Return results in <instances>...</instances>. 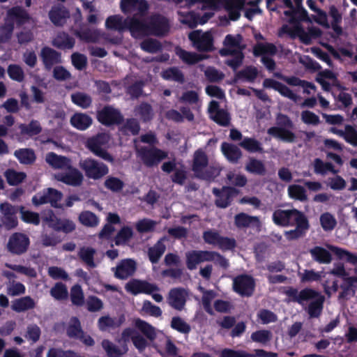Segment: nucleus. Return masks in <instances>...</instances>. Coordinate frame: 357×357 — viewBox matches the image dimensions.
Masks as SVG:
<instances>
[{
	"mask_svg": "<svg viewBox=\"0 0 357 357\" xmlns=\"http://www.w3.org/2000/svg\"><path fill=\"white\" fill-rule=\"evenodd\" d=\"M187 296L188 291L184 288H173L169 292L168 303L173 308L181 310L185 305Z\"/></svg>",
	"mask_w": 357,
	"mask_h": 357,
	"instance_id": "nucleus-23",
	"label": "nucleus"
},
{
	"mask_svg": "<svg viewBox=\"0 0 357 357\" xmlns=\"http://www.w3.org/2000/svg\"><path fill=\"white\" fill-rule=\"evenodd\" d=\"M140 47L144 52L153 54L162 50V45L156 39L146 38L140 43Z\"/></svg>",
	"mask_w": 357,
	"mask_h": 357,
	"instance_id": "nucleus-64",
	"label": "nucleus"
},
{
	"mask_svg": "<svg viewBox=\"0 0 357 357\" xmlns=\"http://www.w3.org/2000/svg\"><path fill=\"white\" fill-rule=\"evenodd\" d=\"M136 111L143 122H149L153 119V109L151 105L148 102H142L137 107Z\"/></svg>",
	"mask_w": 357,
	"mask_h": 357,
	"instance_id": "nucleus-63",
	"label": "nucleus"
},
{
	"mask_svg": "<svg viewBox=\"0 0 357 357\" xmlns=\"http://www.w3.org/2000/svg\"><path fill=\"white\" fill-rule=\"evenodd\" d=\"M258 75V70L256 67L250 66L238 71L234 77V82L238 79H245L250 82H253Z\"/></svg>",
	"mask_w": 357,
	"mask_h": 357,
	"instance_id": "nucleus-52",
	"label": "nucleus"
},
{
	"mask_svg": "<svg viewBox=\"0 0 357 357\" xmlns=\"http://www.w3.org/2000/svg\"><path fill=\"white\" fill-rule=\"evenodd\" d=\"M22 135H26L30 137L37 135L42 131L40 123L36 120H31L29 124L21 123L19 125Z\"/></svg>",
	"mask_w": 357,
	"mask_h": 357,
	"instance_id": "nucleus-54",
	"label": "nucleus"
},
{
	"mask_svg": "<svg viewBox=\"0 0 357 357\" xmlns=\"http://www.w3.org/2000/svg\"><path fill=\"white\" fill-rule=\"evenodd\" d=\"M233 290L243 297L251 296L255 288L254 278L247 274H241L234 278Z\"/></svg>",
	"mask_w": 357,
	"mask_h": 357,
	"instance_id": "nucleus-10",
	"label": "nucleus"
},
{
	"mask_svg": "<svg viewBox=\"0 0 357 357\" xmlns=\"http://www.w3.org/2000/svg\"><path fill=\"white\" fill-rule=\"evenodd\" d=\"M356 279V276L344 278L343 283L340 285L342 291L339 294V299H348L349 296H354L355 295V283H357Z\"/></svg>",
	"mask_w": 357,
	"mask_h": 357,
	"instance_id": "nucleus-33",
	"label": "nucleus"
},
{
	"mask_svg": "<svg viewBox=\"0 0 357 357\" xmlns=\"http://www.w3.org/2000/svg\"><path fill=\"white\" fill-rule=\"evenodd\" d=\"M312 300L307 307V313L310 318H318L322 313L324 296L319 292V295Z\"/></svg>",
	"mask_w": 357,
	"mask_h": 357,
	"instance_id": "nucleus-41",
	"label": "nucleus"
},
{
	"mask_svg": "<svg viewBox=\"0 0 357 357\" xmlns=\"http://www.w3.org/2000/svg\"><path fill=\"white\" fill-rule=\"evenodd\" d=\"M45 160L54 169H66L70 164V160L68 158L59 155L54 152L48 153Z\"/></svg>",
	"mask_w": 357,
	"mask_h": 357,
	"instance_id": "nucleus-38",
	"label": "nucleus"
},
{
	"mask_svg": "<svg viewBox=\"0 0 357 357\" xmlns=\"http://www.w3.org/2000/svg\"><path fill=\"white\" fill-rule=\"evenodd\" d=\"M263 87L266 89H273L280 93V94L289 99L296 101L298 96L285 84L276 81L273 79L266 78L263 81Z\"/></svg>",
	"mask_w": 357,
	"mask_h": 357,
	"instance_id": "nucleus-24",
	"label": "nucleus"
},
{
	"mask_svg": "<svg viewBox=\"0 0 357 357\" xmlns=\"http://www.w3.org/2000/svg\"><path fill=\"white\" fill-rule=\"evenodd\" d=\"M48 15L54 26H62L70 17V12L63 5L59 4L52 7Z\"/></svg>",
	"mask_w": 357,
	"mask_h": 357,
	"instance_id": "nucleus-22",
	"label": "nucleus"
},
{
	"mask_svg": "<svg viewBox=\"0 0 357 357\" xmlns=\"http://www.w3.org/2000/svg\"><path fill=\"white\" fill-rule=\"evenodd\" d=\"M288 194L291 198L301 202H305L307 199L305 188L300 185H289L288 187Z\"/></svg>",
	"mask_w": 357,
	"mask_h": 357,
	"instance_id": "nucleus-60",
	"label": "nucleus"
},
{
	"mask_svg": "<svg viewBox=\"0 0 357 357\" xmlns=\"http://www.w3.org/2000/svg\"><path fill=\"white\" fill-rule=\"evenodd\" d=\"M259 222L256 216H251L245 213L236 214L234 217V223L238 228L248 227L254 222Z\"/></svg>",
	"mask_w": 357,
	"mask_h": 357,
	"instance_id": "nucleus-57",
	"label": "nucleus"
},
{
	"mask_svg": "<svg viewBox=\"0 0 357 357\" xmlns=\"http://www.w3.org/2000/svg\"><path fill=\"white\" fill-rule=\"evenodd\" d=\"M75 39L64 31L58 33L52 41L53 46L61 50L72 49L75 46Z\"/></svg>",
	"mask_w": 357,
	"mask_h": 357,
	"instance_id": "nucleus-36",
	"label": "nucleus"
},
{
	"mask_svg": "<svg viewBox=\"0 0 357 357\" xmlns=\"http://www.w3.org/2000/svg\"><path fill=\"white\" fill-rule=\"evenodd\" d=\"M70 300L74 305L80 307L84 303V296L81 286L78 284L70 289Z\"/></svg>",
	"mask_w": 357,
	"mask_h": 357,
	"instance_id": "nucleus-61",
	"label": "nucleus"
},
{
	"mask_svg": "<svg viewBox=\"0 0 357 357\" xmlns=\"http://www.w3.org/2000/svg\"><path fill=\"white\" fill-rule=\"evenodd\" d=\"M78 220L82 225L88 227H96L99 223L98 217L90 211L81 212L79 215Z\"/></svg>",
	"mask_w": 357,
	"mask_h": 357,
	"instance_id": "nucleus-53",
	"label": "nucleus"
},
{
	"mask_svg": "<svg viewBox=\"0 0 357 357\" xmlns=\"http://www.w3.org/2000/svg\"><path fill=\"white\" fill-rule=\"evenodd\" d=\"M29 245L30 240L27 235L15 232L9 237L7 249L13 255H21L27 251Z\"/></svg>",
	"mask_w": 357,
	"mask_h": 357,
	"instance_id": "nucleus-11",
	"label": "nucleus"
},
{
	"mask_svg": "<svg viewBox=\"0 0 357 357\" xmlns=\"http://www.w3.org/2000/svg\"><path fill=\"white\" fill-rule=\"evenodd\" d=\"M71 100L75 105L83 109L89 108L92 104L91 97L89 94L83 92L73 93L71 95Z\"/></svg>",
	"mask_w": 357,
	"mask_h": 357,
	"instance_id": "nucleus-56",
	"label": "nucleus"
},
{
	"mask_svg": "<svg viewBox=\"0 0 357 357\" xmlns=\"http://www.w3.org/2000/svg\"><path fill=\"white\" fill-rule=\"evenodd\" d=\"M102 347L108 357H121L123 354H126L128 350L126 344H124L122 349H120L109 340H103Z\"/></svg>",
	"mask_w": 357,
	"mask_h": 357,
	"instance_id": "nucleus-43",
	"label": "nucleus"
},
{
	"mask_svg": "<svg viewBox=\"0 0 357 357\" xmlns=\"http://www.w3.org/2000/svg\"><path fill=\"white\" fill-rule=\"evenodd\" d=\"M74 34L81 40L86 43H96L100 38V33L97 29H92L86 25L75 30Z\"/></svg>",
	"mask_w": 357,
	"mask_h": 357,
	"instance_id": "nucleus-32",
	"label": "nucleus"
},
{
	"mask_svg": "<svg viewBox=\"0 0 357 357\" xmlns=\"http://www.w3.org/2000/svg\"><path fill=\"white\" fill-rule=\"evenodd\" d=\"M137 156L144 165L148 168L158 166V165L168 157V153L155 146H141L137 151Z\"/></svg>",
	"mask_w": 357,
	"mask_h": 357,
	"instance_id": "nucleus-4",
	"label": "nucleus"
},
{
	"mask_svg": "<svg viewBox=\"0 0 357 357\" xmlns=\"http://www.w3.org/2000/svg\"><path fill=\"white\" fill-rule=\"evenodd\" d=\"M245 2V0H224V7L231 20L236 21L239 19Z\"/></svg>",
	"mask_w": 357,
	"mask_h": 357,
	"instance_id": "nucleus-28",
	"label": "nucleus"
},
{
	"mask_svg": "<svg viewBox=\"0 0 357 357\" xmlns=\"http://www.w3.org/2000/svg\"><path fill=\"white\" fill-rule=\"evenodd\" d=\"M121 8L123 13L137 10L143 16L149 9V4L146 0H121Z\"/></svg>",
	"mask_w": 357,
	"mask_h": 357,
	"instance_id": "nucleus-27",
	"label": "nucleus"
},
{
	"mask_svg": "<svg viewBox=\"0 0 357 357\" xmlns=\"http://www.w3.org/2000/svg\"><path fill=\"white\" fill-rule=\"evenodd\" d=\"M133 236V231L131 227L128 226L123 227L116 234L114 238L116 245H126L128 243Z\"/></svg>",
	"mask_w": 357,
	"mask_h": 357,
	"instance_id": "nucleus-49",
	"label": "nucleus"
},
{
	"mask_svg": "<svg viewBox=\"0 0 357 357\" xmlns=\"http://www.w3.org/2000/svg\"><path fill=\"white\" fill-rule=\"evenodd\" d=\"M314 169L316 174L324 175L327 172H331L333 174H337V170L335 169L333 165L331 162H324L320 158H316L314 160Z\"/></svg>",
	"mask_w": 357,
	"mask_h": 357,
	"instance_id": "nucleus-59",
	"label": "nucleus"
},
{
	"mask_svg": "<svg viewBox=\"0 0 357 357\" xmlns=\"http://www.w3.org/2000/svg\"><path fill=\"white\" fill-rule=\"evenodd\" d=\"M296 225L294 229L285 231L284 236L289 241L298 239L305 234V231L309 229L310 225L307 217L298 221L295 224Z\"/></svg>",
	"mask_w": 357,
	"mask_h": 357,
	"instance_id": "nucleus-31",
	"label": "nucleus"
},
{
	"mask_svg": "<svg viewBox=\"0 0 357 357\" xmlns=\"http://www.w3.org/2000/svg\"><path fill=\"white\" fill-rule=\"evenodd\" d=\"M66 169H68V172L59 173L55 175L56 180L74 187L81 185L84 180L82 172L77 168L73 167L70 164Z\"/></svg>",
	"mask_w": 357,
	"mask_h": 357,
	"instance_id": "nucleus-18",
	"label": "nucleus"
},
{
	"mask_svg": "<svg viewBox=\"0 0 357 357\" xmlns=\"http://www.w3.org/2000/svg\"><path fill=\"white\" fill-rule=\"evenodd\" d=\"M252 341L266 345L272 339V333L268 330H259L251 334Z\"/></svg>",
	"mask_w": 357,
	"mask_h": 357,
	"instance_id": "nucleus-62",
	"label": "nucleus"
},
{
	"mask_svg": "<svg viewBox=\"0 0 357 357\" xmlns=\"http://www.w3.org/2000/svg\"><path fill=\"white\" fill-rule=\"evenodd\" d=\"M79 166L84 172L87 178L93 180L100 179L109 173V167L107 165L91 158L81 160Z\"/></svg>",
	"mask_w": 357,
	"mask_h": 357,
	"instance_id": "nucleus-5",
	"label": "nucleus"
},
{
	"mask_svg": "<svg viewBox=\"0 0 357 357\" xmlns=\"http://www.w3.org/2000/svg\"><path fill=\"white\" fill-rule=\"evenodd\" d=\"M14 156L17 159L20 164L30 165L35 162L36 155L32 149L22 148L15 151Z\"/></svg>",
	"mask_w": 357,
	"mask_h": 357,
	"instance_id": "nucleus-37",
	"label": "nucleus"
},
{
	"mask_svg": "<svg viewBox=\"0 0 357 357\" xmlns=\"http://www.w3.org/2000/svg\"><path fill=\"white\" fill-rule=\"evenodd\" d=\"M329 15L333 19L331 22V28L337 36H342L343 33V30L340 24L342 22V17L335 6L332 5L329 7Z\"/></svg>",
	"mask_w": 357,
	"mask_h": 357,
	"instance_id": "nucleus-48",
	"label": "nucleus"
},
{
	"mask_svg": "<svg viewBox=\"0 0 357 357\" xmlns=\"http://www.w3.org/2000/svg\"><path fill=\"white\" fill-rule=\"evenodd\" d=\"M83 332L84 331L78 317H72L66 328L67 336L72 339L78 340Z\"/></svg>",
	"mask_w": 357,
	"mask_h": 357,
	"instance_id": "nucleus-47",
	"label": "nucleus"
},
{
	"mask_svg": "<svg viewBox=\"0 0 357 357\" xmlns=\"http://www.w3.org/2000/svg\"><path fill=\"white\" fill-rule=\"evenodd\" d=\"M278 52L277 47L271 43H257L253 47L252 53L255 56H261V61L268 71H273L275 69V61L268 56H275Z\"/></svg>",
	"mask_w": 357,
	"mask_h": 357,
	"instance_id": "nucleus-6",
	"label": "nucleus"
},
{
	"mask_svg": "<svg viewBox=\"0 0 357 357\" xmlns=\"http://www.w3.org/2000/svg\"><path fill=\"white\" fill-rule=\"evenodd\" d=\"M125 289L132 295L139 294L151 295L153 291H158L159 288L155 284L134 278L126 283Z\"/></svg>",
	"mask_w": 357,
	"mask_h": 357,
	"instance_id": "nucleus-15",
	"label": "nucleus"
},
{
	"mask_svg": "<svg viewBox=\"0 0 357 357\" xmlns=\"http://www.w3.org/2000/svg\"><path fill=\"white\" fill-rule=\"evenodd\" d=\"M255 354H249L244 350H235L232 349H223L220 357H278L275 352L266 351L261 349H255Z\"/></svg>",
	"mask_w": 357,
	"mask_h": 357,
	"instance_id": "nucleus-19",
	"label": "nucleus"
},
{
	"mask_svg": "<svg viewBox=\"0 0 357 357\" xmlns=\"http://www.w3.org/2000/svg\"><path fill=\"white\" fill-rule=\"evenodd\" d=\"M40 57L47 70H51L55 64L61 62V53L47 46L41 49Z\"/></svg>",
	"mask_w": 357,
	"mask_h": 357,
	"instance_id": "nucleus-21",
	"label": "nucleus"
},
{
	"mask_svg": "<svg viewBox=\"0 0 357 357\" xmlns=\"http://www.w3.org/2000/svg\"><path fill=\"white\" fill-rule=\"evenodd\" d=\"M137 270V262L135 259L127 258L121 260L116 267L112 268L114 277L119 280H126L132 276Z\"/></svg>",
	"mask_w": 357,
	"mask_h": 357,
	"instance_id": "nucleus-16",
	"label": "nucleus"
},
{
	"mask_svg": "<svg viewBox=\"0 0 357 357\" xmlns=\"http://www.w3.org/2000/svg\"><path fill=\"white\" fill-rule=\"evenodd\" d=\"M126 30L130 32L133 38H137L149 36L148 22H146L144 20L139 19L136 15H134L132 17H126Z\"/></svg>",
	"mask_w": 357,
	"mask_h": 357,
	"instance_id": "nucleus-17",
	"label": "nucleus"
},
{
	"mask_svg": "<svg viewBox=\"0 0 357 357\" xmlns=\"http://www.w3.org/2000/svg\"><path fill=\"white\" fill-rule=\"evenodd\" d=\"M96 119L99 123L107 127L121 125L124 121L121 112L109 105L97 111Z\"/></svg>",
	"mask_w": 357,
	"mask_h": 357,
	"instance_id": "nucleus-8",
	"label": "nucleus"
},
{
	"mask_svg": "<svg viewBox=\"0 0 357 357\" xmlns=\"http://www.w3.org/2000/svg\"><path fill=\"white\" fill-rule=\"evenodd\" d=\"M240 191L231 186H223L221 189L213 188V193L216 197L215 204L217 207L220 208H225L228 207L233 198L238 195Z\"/></svg>",
	"mask_w": 357,
	"mask_h": 357,
	"instance_id": "nucleus-14",
	"label": "nucleus"
},
{
	"mask_svg": "<svg viewBox=\"0 0 357 357\" xmlns=\"http://www.w3.org/2000/svg\"><path fill=\"white\" fill-rule=\"evenodd\" d=\"M35 307L36 302L30 296L17 298L12 302L11 305V309L17 313L32 310Z\"/></svg>",
	"mask_w": 357,
	"mask_h": 357,
	"instance_id": "nucleus-34",
	"label": "nucleus"
},
{
	"mask_svg": "<svg viewBox=\"0 0 357 357\" xmlns=\"http://www.w3.org/2000/svg\"><path fill=\"white\" fill-rule=\"evenodd\" d=\"M285 293L294 301L299 304H303L304 301H310L319 295V291L310 288H305L298 292L297 289L290 287Z\"/></svg>",
	"mask_w": 357,
	"mask_h": 357,
	"instance_id": "nucleus-25",
	"label": "nucleus"
},
{
	"mask_svg": "<svg viewBox=\"0 0 357 357\" xmlns=\"http://www.w3.org/2000/svg\"><path fill=\"white\" fill-rule=\"evenodd\" d=\"M245 169L250 174L265 176L266 174V168L263 161L258 160L254 157H250L248 162L246 163Z\"/></svg>",
	"mask_w": 357,
	"mask_h": 357,
	"instance_id": "nucleus-39",
	"label": "nucleus"
},
{
	"mask_svg": "<svg viewBox=\"0 0 357 357\" xmlns=\"http://www.w3.org/2000/svg\"><path fill=\"white\" fill-rule=\"evenodd\" d=\"M9 22L15 21L17 26L28 23L31 20L29 13L21 6H13L7 11Z\"/></svg>",
	"mask_w": 357,
	"mask_h": 357,
	"instance_id": "nucleus-26",
	"label": "nucleus"
},
{
	"mask_svg": "<svg viewBox=\"0 0 357 357\" xmlns=\"http://www.w3.org/2000/svg\"><path fill=\"white\" fill-rule=\"evenodd\" d=\"M312 259L319 264H329L332 261V255L326 249L315 246L310 250Z\"/></svg>",
	"mask_w": 357,
	"mask_h": 357,
	"instance_id": "nucleus-44",
	"label": "nucleus"
},
{
	"mask_svg": "<svg viewBox=\"0 0 357 357\" xmlns=\"http://www.w3.org/2000/svg\"><path fill=\"white\" fill-rule=\"evenodd\" d=\"M134 325L148 339L153 340L155 338V328L148 322L137 318L134 320Z\"/></svg>",
	"mask_w": 357,
	"mask_h": 357,
	"instance_id": "nucleus-50",
	"label": "nucleus"
},
{
	"mask_svg": "<svg viewBox=\"0 0 357 357\" xmlns=\"http://www.w3.org/2000/svg\"><path fill=\"white\" fill-rule=\"evenodd\" d=\"M165 238H161L156 243L148 249V257L152 264H157L165 253L166 246L164 244Z\"/></svg>",
	"mask_w": 357,
	"mask_h": 357,
	"instance_id": "nucleus-40",
	"label": "nucleus"
},
{
	"mask_svg": "<svg viewBox=\"0 0 357 357\" xmlns=\"http://www.w3.org/2000/svg\"><path fill=\"white\" fill-rule=\"evenodd\" d=\"M305 214L296 209H277L273 213V222L280 227L295 225L296 222L305 218Z\"/></svg>",
	"mask_w": 357,
	"mask_h": 357,
	"instance_id": "nucleus-7",
	"label": "nucleus"
},
{
	"mask_svg": "<svg viewBox=\"0 0 357 357\" xmlns=\"http://www.w3.org/2000/svg\"><path fill=\"white\" fill-rule=\"evenodd\" d=\"M212 253L208 250H191L185 253L186 266L190 270L197 268L198 264L204 261H211Z\"/></svg>",
	"mask_w": 357,
	"mask_h": 357,
	"instance_id": "nucleus-20",
	"label": "nucleus"
},
{
	"mask_svg": "<svg viewBox=\"0 0 357 357\" xmlns=\"http://www.w3.org/2000/svg\"><path fill=\"white\" fill-rule=\"evenodd\" d=\"M239 146L249 153H264L261 143L253 137H244Z\"/></svg>",
	"mask_w": 357,
	"mask_h": 357,
	"instance_id": "nucleus-45",
	"label": "nucleus"
},
{
	"mask_svg": "<svg viewBox=\"0 0 357 357\" xmlns=\"http://www.w3.org/2000/svg\"><path fill=\"white\" fill-rule=\"evenodd\" d=\"M4 176L8 185L14 186L22 183L26 177V175L24 172H17L13 169H8L4 172Z\"/></svg>",
	"mask_w": 357,
	"mask_h": 357,
	"instance_id": "nucleus-55",
	"label": "nucleus"
},
{
	"mask_svg": "<svg viewBox=\"0 0 357 357\" xmlns=\"http://www.w3.org/2000/svg\"><path fill=\"white\" fill-rule=\"evenodd\" d=\"M208 166V158L202 149L196 150L193 154L192 171L195 177L204 181H211L215 176V169Z\"/></svg>",
	"mask_w": 357,
	"mask_h": 357,
	"instance_id": "nucleus-2",
	"label": "nucleus"
},
{
	"mask_svg": "<svg viewBox=\"0 0 357 357\" xmlns=\"http://www.w3.org/2000/svg\"><path fill=\"white\" fill-rule=\"evenodd\" d=\"M70 122L77 130H85L92 125L93 119L89 115L80 112L74 114Z\"/></svg>",
	"mask_w": 357,
	"mask_h": 357,
	"instance_id": "nucleus-35",
	"label": "nucleus"
},
{
	"mask_svg": "<svg viewBox=\"0 0 357 357\" xmlns=\"http://www.w3.org/2000/svg\"><path fill=\"white\" fill-rule=\"evenodd\" d=\"M175 53L183 62L188 65L196 64L208 57L206 55L199 54L196 52H188L181 47L175 48Z\"/></svg>",
	"mask_w": 357,
	"mask_h": 357,
	"instance_id": "nucleus-30",
	"label": "nucleus"
},
{
	"mask_svg": "<svg viewBox=\"0 0 357 357\" xmlns=\"http://www.w3.org/2000/svg\"><path fill=\"white\" fill-rule=\"evenodd\" d=\"M96 250L91 247H82L79 252V259L90 268H95L94 255Z\"/></svg>",
	"mask_w": 357,
	"mask_h": 357,
	"instance_id": "nucleus-51",
	"label": "nucleus"
},
{
	"mask_svg": "<svg viewBox=\"0 0 357 357\" xmlns=\"http://www.w3.org/2000/svg\"><path fill=\"white\" fill-rule=\"evenodd\" d=\"M188 38L199 52H208L213 50V38L208 32L202 33L199 31H194Z\"/></svg>",
	"mask_w": 357,
	"mask_h": 357,
	"instance_id": "nucleus-13",
	"label": "nucleus"
},
{
	"mask_svg": "<svg viewBox=\"0 0 357 357\" xmlns=\"http://www.w3.org/2000/svg\"><path fill=\"white\" fill-rule=\"evenodd\" d=\"M126 18L123 20L119 15H111L105 21V26L107 29L118 31L119 33L126 30Z\"/></svg>",
	"mask_w": 357,
	"mask_h": 357,
	"instance_id": "nucleus-42",
	"label": "nucleus"
},
{
	"mask_svg": "<svg viewBox=\"0 0 357 357\" xmlns=\"http://www.w3.org/2000/svg\"><path fill=\"white\" fill-rule=\"evenodd\" d=\"M278 126H273L267 130V133L282 142L293 143L296 141V135L290 130L294 128V123L286 114L278 113L276 116Z\"/></svg>",
	"mask_w": 357,
	"mask_h": 357,
	"instance_id": "nucleus-1",
	"label": "nucleus"
},
{
	"mask_svg": "<svg viewBox=\"0 0 357 357\" xmlns=\"http://www.w3.org/2000/svg\"><path fill=\"white\" fill-rule=\"evenodd\" d=\"M124 182L119 178L109 176L104 181V187L112 192H120L124 188Z\"/></svg>",
	"mask_w": 357,
	"mask_h": 357,
	"instance_id": "nucleus-58",
	"label": "nucleus"
},
{
	"mask_svg": "<svg viewBox=\"0 0 357 357\" xmlns=\"http://www.w3.org/2000/svg\"><path fill=\"white\" fill-rule=\"evenodd\" d=\"M148 26L149 36L165 37L170 31L169 19L159 13H155L150 16Z\"/></svg>",
	"mask_w": 357,
	"mask_h": 357,
	"instance_id": "nucleus-9",
	"label": "nucleus"
},
{
	"mask_svg": "<svg viewBox=\"0 0 357 357\" xmlns=\"http://www.w3.org/2000/svg\"><path fill=\"white\" fill-rule=\"evenodd\" d=\"M62 193L58 190L49 188L43 192H38L32 197V203L35 206L50 204L54 208H59L58 202L62 198Z\"/></svg>",
	"mask_w": 357,
	"mask_h": 357,
	"instance_id": "nucleus-12",
	"label": "nucleus"
},
{
	"mask_svg": "<svg viewBox=\"0 0 357 357\" xmlns=\"http://www.w3.org/2000/svg\"><path fill=\"white\" fill-rule=\"evenodd\" d=\"M109 139L108 134L99 132L86 140V146L96 156L107 162H113L114 160L113 156L105 149Z\"/></svg>",
	"mask_w": 357,
	"mask_h": 357,
	"instance_id": "nucleus-3",
	"label": "nucleus"
},
{
	"mask_svg": "<svg viewBox=\"0 0 357 357\" xmlns=\"http://www.w3.org/2000/svg\"><path fill=\"white\" fill-rule=\"evenodd\" d=\"M221 150L227 160L233 164L238 163L243 155L241 149L236 145L231 143H222Z\"/></svg>",
	"mask_w": 357,
	"mask_h": 357,
	"instance_id": "nucleus-29",
	"label": "nucleus"
},
{
	"mask_svg": "<svg viewBox=\"0 0 357 357\" xmlns=\"http://www.w3.org/2000/svg\"><path fill=\"white\" fill-rule=\"evenodd\" d=\"M161 77L168 81H174L179 84H183L185 76L183 72L177 67H169L161 73Z\"/></svg>",
	"mask_w": 357,
	"mask_h": 357,
	"instance_id": "nucleus-46",
	"label": "nucleus"
}]
</instances>
